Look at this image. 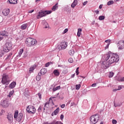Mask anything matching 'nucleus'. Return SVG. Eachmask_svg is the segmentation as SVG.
Instances as JSON below:
<instances>
[{
  "instance_id": "2eb2a0df",
  "label": "nucleus",
  "mask_w": 124,
  "mask_h": 124,
  "mask_svg": "<svg viewBox=\"0 0 124 124\" xmlns=\"http://www.w3.org/2000/svg\"><path fill=\"white\" fill-rule=\"evenodd\" d=\"M28 26H30V23L24 24L22 25H21V30H26V29H27V28H28Z\"/></svg>"
},
{
  "instance_id": "09e8293b",
  "label": "nucleus",
  "mask_w": 124,
  "mask_h": 124,
  "mask_svg": "<svg viewBox=\"0 0 124 124\" xmlns=\"http://www.w3.org/2000/svg\"><path fill=\"white\" fill-rule=\"evenodd\" d=\"M41 110H42V108L41 107H39V108L38 109V112H41Z\"/></svg>"
},
{
  "instance_id": "3c124183",
  "label": "nucleus",
  "mask_w": 124,
  "mask_h": 124,
  "mask_svg": "<svg viewBox=\"0 0 124 124\" xmlns=\"http://www.w3.org/2000/svg\"><path fill=\"white\" fill-rule=\"evenodd\" d=\"M67 31H68V29H65L64 30L63 33H66V32H67Z\"/></svg>"
},
{
  "instance_id": "e433bc0d",
  "label": "nucleus",
  "mask_w": 124,
  "mask_h": 124,
  "mask_svg": "<svg viewBox=\"0 0 124 124\" xmlns=\"http://www.w3.org/2000/svg\"><path fill=\"white\" fill-rule=\"evenodd\" d=\"M114 105L115 107H120L121 106V105L118 103H114Z\"/></svg>"
},
{
  "instance_id": "39448f33",
  "label": "nucleus",
  "mask_w": 124,
  "mask_h": 124,
  "mask_svg": "<svg viewBox=\"0 0 124 124\" xmlns=\"http://www.w3.org/2000/svg\"><path fill=\"white\" fill-rule=\"evenodd\" d=\"M19 111L18 110H16L14 113V118L17 122H21L22 120H23V113H19Z\"/></svg>"
},
{
  "instance_id": "f257e3e1",
  "label": "nucleus",
  "mask_w": 124,
  "mask_h": 124,
  "mask_svg": "<svg viewBox=\"0 0 124 124\" xmlns=\"http://www.w3.org/2000/svg\"><path fill=\"white\" fill-rule=\"evenodd\" d=\"M102 60L104 61L102 62V64L107 68L112 63L119 62V55L115 53L108 52L102 56Z\"/></svg>"
},
{
  "instance_id": "58836bf2",
  "label": "nucleus",
  "mask_w": 124,
  "mask_h": 124,
  "mask_svg": "<svg viewBox=\"0 0 124 124\" xmlns=\"http://www.w3.org/2000/svg\"><path fill=\"white\" fill-rule=\"evenodd\" d=\"M68 62H70V63H72V62H73V59L72 58H69L68 60Z\"/></svg>"
},
{
  "instance_id": "37998d69",
  "label": "nucleus",
  "mask_w": 124,
  "mask_h": 124,
  "mask_svg": "<svg viewBox=\"0 0 124 124\" xmlns=\"http://www.w3.org/2000/svg\"><path fill=\"white\" fill-rule=\"evenodd\" d=\"M4 112V110L2 109L1 110V112H0V116H2L3 115V112Z\"/></svg>"
},
{
  "instance_id": "f03ea898",
  "label": "nucleus",
  "mask_w": 124,
  "mask_h": 124,
  "mask_svg": "<svg viewBox=\"0 0 124 124\" xmlns=\"http://www.w3.org/2000/svg\"><path fill=\"white\" fill-rule=\"evenodd\" d=\"M36 43V40L32 38H28L26 39L25 41V44L28 47H31V46H34Z\"/></svg>"
},
{
  "instance_id": "b1692460",
  "label": "nucleus",
  "mask_w": 124,
  "mask_h": 124,
  "mask_svg": "<svg viewBox=\"0 0 124 124\" xmlns=\"http://www.w3.org/2000/svg\"><path fill=\"white\" fill-rule=\"evenodd\" d=\"M123 88L122 87V85H119L118 87V89H115L113 90V92H117V91H121Z\"/></svg>"
},
{
  "instance_id": "2f4dec72",
  "label": "nucleus",
  "mask_w": 124,
  "mask_h": 124,
  "mask_svg": "<svg viewBox=\"0 0 124 124\" xmlns=\"http://www.w3.org/2000/svg\"><path fill=\"white\" fill-rule=\"evenodd\" d=\"M14 93V91H12L9 93V95H8V96H9V97H11V96H12V95H13V94Z\"/></svg>"
},
{
  "instance_id": "e2e57ef3",
  "label": "nucleus",
  "mask_w": 124,
  "mask_h": 124,
  "mask_svg": "<svg viewBox=\"0 0 124 124\" xmlns=\"http://www.w3.org/2000/svg\"><path fill=\"white\" fill-rule=\"evenodd\" d=\"M99 8H100V9H101V8H102V5H100L99 6Z\"/></svg>"
},
{
  "instance_id": "aec40b11",
  "label": "nucleus",
  "mask_w": 124,
  "mask_h": 124,
  "mask_svg": "<svg viewBox=\"0 0 124 124\" xmlns=\"http://www.w3.org/2000/svg\"><path fill=\"white\" fill-rule=\"evenodd\" d=\"M53 73L55 76H60V72L58 71V70H54L53 71Z\"/></svg>"
},
{
  "instance_id": "a211bd4d",
  "label": "nucleus",
  "mask_w": 124,
  "mask_h": 124,
  "mask_svg": "<svg viewBox=\"0 0 124 124\" xmlns=\"http://www.w3.org/2000/svg\"><path fill=\"white\" fill-rule=\"evenodd\" d=\"M24 52V48H21L19 50L18 52V55H17V57L18 58H20L21 56H22V54Z\"/></svg>"
},
{
  "instance_id": "4c0bfd02",
  "label": "nucleus",
  "mask_w": 124,
  "mask_h": 124,
  "mask_svg": "<svg viewBox=\"0 0 124 124\" xmlns=\"http://www.w3.org/2000/svg\"><path fill=\"white\" fill-rule=\"evenodd\" d=\"M67 72H68V70H67V69H66L62 71L63 74H66Z\"/></svg>"
},
{
  "instance_id": "0e129e2a",
  "label": "nucleus",
  "mask_w": 124,
  "mask_h": 124,
  "mask_svg": "<svg viewBox=\"0 0 124 124\" xmlns=\"http://www.w3.org/2000/svg\"><path fill=\"white\" fill-rule=\"evenodd\" d=\"M12 55V54H9L8 56V58H9V57H11V56Z\"/></svg>"
},
{
  "instance_id": "a18cd8bd",
  "label": "nucleus",
  "mask_w": 124,
  "mask_h": 124,
  "mask_svg": "<svg viewBox=\"0 0 124 124\" xmlns=\"http://www.w3.org/2000/svg\"><path fill=\"white\" fill-rule=\"evenodd\" d=\"M120 81L124 82V77H120Z\"/></svg>"
},
{
  "instance_id": "774afa93",
  "label": "nucleus",
  "mask_w": 124,
  "mask_h": 124,
  "mask_svg": "<svg viewBox=\"0 0 124 124\" xmlns=\"http://www.w3.org/2000/svg\"><path fill=\"white\" fill-rule=\"evenodd\" d=\"M46 124H52L51 123H48V122H46Z\"/></svg>"
},
{
  "instance_id": "052dcab7",
  "label": "nucleus",
  "mask_w": 124,
  "mask_h": 124,
  "mask_svg": "<svg viewBox=\"0 0 124 124\" xmlns=\"http://www.w3.org/2000/svg\"><path fill=\"white\" fill-rule=\"evenodd\" d=\"M75 76V74H74L73 75H71V78H74Z\"/></svg>"
},
{
  "instance_id": "4be33fe9",
  "label": "nucleus",
  "mask_w": 124,
  "mask_h": 124,
  "mask_svg": "<svg viewBox=\"0 0 124 124\" xmlns=\"http://www.w3.org/2000/svg\"><path fill=\"white\" fill-rule=\"evenodd\" d=\"M59 4L58 3H57L54 6H53L52 8V11H55L56 9H58V5Z\"/></svg>"
},
{
  "instance_id": "8fccbe9b",
  "label": "nucleus",
  "mask_w": 124,
  "mask_h": 124,
  "mask_svg": "<svg viewBox=\"0 0 124 124\" xmlns=\"http://www.w3.org/2000/svg\"><path fill=\"white\" fill-rule=\"evenodd\" d=\"M38 95L39 98H40V99H41V98H42L41 93H38Z\"/></svg>"
},
{
  "instance_id": "393cba45",
  "label": "nucleus",
  "mask_w": 124,
  "mask_h": 124,
  "mask_svg": "<svg viewBox=\"0 0 124 124\" xmlns=\"http://www.w3.org/2000/svg\"><path fill=\"white\" fill-rule=\"evenodd\" d=\"M41 75H40V73H38V75L36 77V79L37 81H40V79H41Z\"/></svg>"
},
{
  "instance_id": "bb28decb",
  "label": "nucleus",
  "mask_w": 124,
  "mask_h": 124,
  "mask_svg": "<svg viewBox=\"0 0 124 124\" xmlns=\"http://www.w3.org/2000/svg\"><path fill=\"white\" fill-rule=\"evenodd\" d=\"M60 112V108H58L55 110L54 111L53 113L55 115H57L58 113Z\"/></svg>"
},
{
  "instance_id": "7c9ffc66",
  "label": "nucleus",
  "mask_w": 124,
  "mask_h": 124,
  "mask_svg": "<svg viewBox=\"0 0 124 124\" xmlns=\"http://www.w3.org/2000/svg\"><path fill=\"white\" fill-rule=\"evenodd\" d=\"M113 76H114V73H113V72H110L108 75L109 78H112Z\"/></svg>"
},
{
  "instance_id": "603ef678",
  "label": "nucleus",
  "mask_w": 124,
  "mask_h": 124,
  "mask_svg": "<svg viewBox=\"0 0 124 124\" xmlns=\"http://www.w3.org/2000/svg\"><path fill=\"white\" fill-rule=\"evenodd\" d=\"M45 65H46V67H48V66L50 65V62L46 63Z\"/></svg>"
},
{
  "instance_id": "a19ab883",
  "label": "nucleus",
  "mask_w": 124,
  "mask_h": 124,
  "mask_svg": "<svg viewBox=\"0 0 124 124\" xmlns=\"http://www.w3.org/2000/svg\"><path fill=\"white\" fill-rule=\"evenodd\" d=\"M58 123H59V121L56 122V121H54L52 122H51V124H58Z\"/></svg>"
},
{
  "instance_id": "cd10ccee",
  "label": "nucleus",
  "mask_w": 124,
  "mask_h": 124,
  "mask_svg": "<svg viewBox=\"0 0 124 124\" xmlns=\"http://www.w3.org/2000/svg\"><path fill=\"white\" fill-rule=\"evenodd\" d=\"M69 54L70 56H73L74 55V50L71 49L69 51Z\"/></svg>"
},
{
  "instance_id": "9d476101",
  "label": "nucleus",
  "mask_w": 124,
  "mask_h": 124,
  "mask_svg": "<svg viewBox=\"0 0 124 124\" xmlns=\"http://www.w3.org/2000/svg\"><path fill=\"white\" fill-rule=\"evenodd\" d=\"M5 36H8V32L5 31L0 32V41L2 40Z\"/></svg>"
},
{
  "instance_id": "5fc2aeb1",
  "label": "nucleus",
  "mask_w": 124,
  "mask_h": 124,
  "mask_svg": "<svg viewBox=\"0 0 124 124\" xmlns=\"http://www.w3.org/2000/svg\"><path fill=\"white\" fill-rule=\"evenodd\" d=\"M61 108H64L65 107V104H62L61 106Z\"/></svg>"
},
{
  "instance_id": "6ab92c4d",
  "label": "nucleus",
  "mask_w": 124,
  "mask_h": 124,
  "mask_svg": "<svg viewBox=\"0 0 124 124\" xmlns=\"http://www.w3.org/2000/svg\"><path fill=\"white\" fill-rule=\"evenodd\" d=\"M78 3V1L77 0H74V2L71 4V7L72 8H74L76 5H77V4Z\"/></svg>"
},
{
  "instance_id": "79ce46f5",
  "label": "nucleus",
  "mask_w": 124,
  "mask_h": 124,
  "mask_svg": "<svg viewBox=\"0 0 124 124\" xmlns=\"http://www.w3.org/2000/svg\"><path fill=\"white\" fill-rule=\"evenodd\" d=\"M109 45H110V43H108L107 44L106 46L105 47V50H106V49H108L109 48Z\"/></svg>"
},
{
  "instance_id": "49530a36",
  "label": "nucleus",
  "mask_w": 124,
  "mask_h": 124,
  "mask_svg": "<svg viewBox=\"0 0 124 124\" xmlns=\"http://www.w3.org/2000/svg\"><path fill=\"white\" fill-rule=\"evenodd\" d=\"M116 80L117 81H121V77H119L118 78H116Z\"/></svg>"
},
{
  "instance_id": "1a4fd4ad",
  "label": "nucleus",
  "mask_w": 124,
  "mask_h": 124,
  "mask_svg": "<svg viewBox=\"0 0 124 124\" xmlns=\"http://www.w3.org/2000/svg\"><path fill=\"white\" fill-rule=\"evenodd\" d=\"M66 47H67V43L65 42H61L60 45L58 46V48L60 50L66 49Z\"/></svg>"
},
{
  "instance_id": "de8ad7c7",
  "label": "nucleus",
  "mask_w": 124,
  "mask_h": 124,
  "mask_svg": "<svg viewBox=\"0 0 124 124\" xmlns=\"http://www.w3.org/2000/svg\"><path fill=\"white\" fill-rule=\"evenodd\" d=\"M112 124H117V121L116 120H112Z\"/></svg>"
},
{
  "instance_id": "20e7f679",
  "label": "nucleus",
  "mask_w": 124,
  "mask_h": 124,
  "mask_svg": "<svg viewBox=\"0 0 124 124\" xmlns=\"http://www.w3.org/2000/svg\"><path fill=\"white\" fill-rule=\"evenodd\" d=\"M12 43L11 41L6 42L3 46L4 52H9L12 49Z\"/></svg>"
},
{
  "instance_id": "72a5a7b5",
  "label": "nucleus",
  "mask_w": 124,
  "mask_h": 124,
  "mask_svg": "<svg viewBox=\"0 0 124 124\" xmlns=\"http://www.w3.org/2000/svg\"><path fill=\"white\" fill-rule=\"evenodd\" d=\"M80 88H81V85L80 84L76 85V89L77 90H80Z\"/></svg>"
},
{
  "instance_id": "ddd939ff",
  "label": "nucleus",
  "mask_w": 124,
  "mask_h": 124,
  "mask_svg": "<svg viewBox=\"0 0 124 124\" xmlns=\"http://www.w3.org/2000/svg\"><path fill=\"white\" fill-rule=\"evenodd\" d=\"M2 105L5 108H7L8 106H9V104H8V101L4 100L2 102Z\"/></svg>"
},
{
  "instance_id": "ea45409f",
  "label": "nucleus",
  "mask_w": 124,
  "mask_h": 124,
  "mask_svg": "<svg viewBox=\"0 0 124 124\" xmlns=\"http://www.w3.org/2000/svg\"><path fill=\"white\" fill-rule=\"evenodd\" d=\"M49 101H51V105H55V104L54 103V102H53V101L52 100V98H50Z\"/></svg>"
},
{
  "instance_id": "423d86ee",
  "label": "nucleus",
  "mask_w": 124,
  "mask_h": 124,
  "mask_svg": "<svg viewBox=\"0 0 124 124\" xmlns=\"http://www.w3.org/2000/svg\"><path fill=\"white\" fill-rule=\"evenodd\" d=\"M51 13H52V11H45L40 12H39V14L37 16V19L42 18V17H44V16H46V15L48 14H51Z\"/></svg>"
},
{
  "instance_id": "338daca9",
  "label": "nucleus",
  "mask_w": 124,
  "mask_h": 124,
  "mask_svg": "<svg viewBox=\"0 0 124 124\" xmlns=\"http://www.w3.org/2000/svg\"><path fill=\"white\" fill-rule=\"evenodd\" d=\"M100 124H104V123L103 122H101Z\"/></svg>"
},
{
  "instance_id": "412c9836",
  "label": "nucleus",
  "mask_w": 124,
  "mask_h": 124,
  "mask_svg": "<svg viewBox=\"0 0 124 124\" xmlns=\"http://www.w3.org/2000/svg\"><path fill=\"white\" fill-rule=\"evenodd\" d=\"M18 0H8L9 2L11 4H16Z\"/></svg>"
},
{
  "instance_id": "473e14b6",
  "label": "nucleus",
  "mask_w": 124,
  "mask_h": 124,
  "mask_svg": "<svg viewBox=\"0 0 124 124\" xmlns=\"http://www.w3.org/2000/svg\"><path fill=\"white\" fill-rule=\"evenodd\" d=\"M50 104V102H47L45 104L44 108H48L49 107V104Z\"/></svg>"
},
{
  "instance_id": "6e6552de",
  "label": "nucleus",
  "mask_w": 124,
  "mask_h": 124,
  "mask_svg": "<svg viewBox=\"0 0 124 124\" xmlns=\"http://www.w3.org/2000/svg\"><path fill=\"white\" fill-rule=\"evenodd\" d=\"M98 115L97 114L94 115L90 117V122L93 124H95L97 123V121H98Z\"/></svg>"
},
{
  "instance_id": "69168bd1",
  "label": "nucleus",
  "mask_w": 124,
  "mask_h": 124,
  "mask_svg": "<svg viewBox=\"0 0 124 124\" xmlns=\"http://www.w3.org/2000/svg\"><path fill=\"white\" fill-rule=\"evenodd\" d=\"M77 75H79V72H76Z\"/></svg>"
},
{
  "instance_id": "6e6d98bb",
  "label": "nucleus",
  "mask_w": 124,
  "mask_h": 124,
  "mask_svg": "<svg viewBox=\"0 0 124 124\" xmlns=\"http://www.w3.org/2000/svg\"><path fill=\"white\" fill-rule=\"evenodd\" d=\"M88 3V1H84L83 3V5H86Z\"/></svg>"
},
{
  "instance_id": "7ed1b4c3",
  "label": "nucleus",
  "mask_w": 124,
  "mask_h": 124,
  "mask_svg": "<svg viewBox=\"0 0 124 124\" xmlns=\"http://www.w3.org/2000/svg\"><path fill=\"white\" fill-rule=\"evenodd\" d=\"M10 81L11 80H10V78H9V77H8V75L3 74L1 80L2 84H3V85H5V86H8L10 83Z\"/></svg>"
},
{
  "instance_id": "c03bdc74",
  "label": "nucleus",
  "mask_w": 124,
  "mask_h": 124,
  "mask_svg": "<svg viewBox=\"0 0 124 124\" xmlns=\"http://www.w3.org/2000/svg\"><path fill=\"white\" fill-rule=\"evenodd\" d=\"M63 118H64L63 114H61L60 116V119L61 121H62V120H63Z\"/></svg>"
},
{
  "instance_id": "c756f323",
  "label": "nucleus",
  "mask_w": 124,
  "mask_h": 124,
  "mask_svg": "<svg viewBox=\"0 0 124 124\" xmlns=\"http://www.w3.org/2000/svg\"><path fill=\"white\" fill-rule=\"evenodd\" d=\"M35 66H31L29 70L30 72H32L33 71V70L35 69Z\"/></svg>"
},
{
  "instance_id": "f3484780",
  "label": "nucleus",
  "mask_w": 124,
  "mask_h": 124,
  "mask_svg": "<svg viewBox=\"0 0 124 124\" xmlns=\"http://www.w3.org/2000/svg\"><path fill=\"white\" fill-rule=\"evenodd\" d=\"M15 86H16V82H13L9 85V88L10 89H14V88H15Z\"/></svg>"
},
{
  "instance_id": "864d4df0",
  "label": "nucleus",
  "mask_w": 124,
  "mask_h": 124,
  "mask_svg": "<svg viewBox=\"0 0 124 124\" xmlns=\"http://www.w3.org/2000/svg\"><path fill=\"white\" fill-rule=\"evenodd\" d=\"M105 42L106 43H110V42H111V40H107L105 41Z\"/></svg>"
},
{
  "instance_id": "dca6fc26",
  "label": "nucleus",
  "mask_w": 124,
  "mask_h": 124,
  "mask_svg": "<svg viewBox=\"0 0 124 124\" xmlns=\"http://www.w3.org/2000/svg\"><path fill=\"white\" fill-rule=\"evenodd\" d=\"M47 73V69L46 68H43L40 71V75H44Z\"/></svg>"
},
{
  "instance_id": "f704fd0d",
  "label": "nucleus",
  "mask_w": 124,
  "mask_h": 124,
  "mask_svg": "<svg viewBox=\"0 0 124 124\" xmlns=\"http://www.w3.org/2000/svg\"><path fill=\"white\" fill-rule=\"evenodd\" d=\"M113 3H114V1L110 0L108 2L107 4H108V5H111L113 4Z\"/></svg>"
},
{
  "instance_id": "c9c22d12",
  "label": "nucleus",
  "mask_w": 124,
  "mask_h": 124,
  "mask_svg": "<svg viewBox=\"0 0 124 124\" xmlns=\"http://www.w3.org/2000/svg\"><path fill=\"white\" fill-rule=\"evenodd\" d=\"M104 19H105V16H100L99 17V20H100V21L102 20H104Z\"/></svg>"
},
{
  "instance_id": "13d9d810",
  "label": "nucleus",
  "mask_w": 124,
  "mask_h": 124,
  "mask_svg": "<svg viewBox=\"0 0 124 124\" xmlns=\"http://www.w3.org/2000/svg\"><path fill=\"white\" fill-rule=\"evenodd\" d=\"M34 12V10H32L31 11H30L28 13H32V12Z\"/></svg>"
},
{
  "instance_id": "5701e85b",
  "label": "nucleus",
  "mask_w": 124,
  "mask_h": 124,
  "mask_svg": "<svg viewBox=\"0 0 124 124\" xmlns=\"http://www.w3.org/2000/svg\"><path fill=\"white\" fill-rule=\"evenodd\" d=\"M81 31H82V29L79 28L78 29V33H77V35H78V37H80V36L81 35Z\"/></svg>"
},
{
  "instance_id": "9b49d317",
  "label": "nucleus",
  "mask_w": 124,
  "mask_h": 124,
  "mask_svg": "<svg viewBox=\"0 0 124 124\" xmlns=\"http://www.w3.org/2000/svg\"><path fill=\"white\" fill-rule=\"evenodd\" d=\"M117 45L119 46V50H123L124 49V41L120 40L117 43Z\"/></svg>"
},
{
  "instance_id": "4d7b16f0",
  "label": "nucleus",
  "mask_w": 124,
  "mask_h": 124,
  "mask_svg": "<svg viewBox=\"0 0 124 124\" xmlns=\"http://www.w3.org/2000/svg\"><path fill=\"white\" fill-rule=\"evenodd\" d=\"M96 83H93L92 85V87H96Z\"/></svg>"
},
{
  "instance_id": "680f3d73",
  "label": "nucleus",
  "mask_w": 124,
  "mask_h": 124,
  "mask_svg": "<svg viewBox=\"0 0 124 124\" xmlns=\"http://www.w3.org/2000/svg\"><path fill=\"white\" fill-rule=\"evenodd\" d=\"M76 72H79V67H78L76 69Z\"/></svg>"
},
{
  "instance_id": "c85d7f7f",
  "label": "nucleus",
  "mask_w": 124,
  "mask_h": 124,
  "mask_svg": "<svg viewBox=\"0 0 124 124\" xmlns=\"http://www.w3.org/2000/svg\"><path fill=\"white\" fill-rule=\"evenodd\" d=\"M43 26L45 29H47V28H49V24H48L46 22H44Z\"/></svg>"
},
{
  "instance_id": "f8f14e48",
  "label": "nucleus",
  "mask_w": 124,
  "mask_h": 124,
  "mask_svg": "<svg viewBox=\"0 0 124 124\" xmlns=\"http://www.w3.org/2000/svg\"><path fill=\"white\" fill-rule=\"evenodd\" d=\"M7 119H8L10 124L12 123L13 122V115L12 114H8Z\"/></svg>"
},
{
  "instance_id": "4468645a",
  "label": "nucleus",
  "mask_w": 124,
  "mask_h": 124,
  "mask_svg": "<svg viewBox=\"0 0 124 124\" xmlns=\"http://www.w3.org/2000/svg\"><path fill=\"white\" fill-rule=\"evenodd\" d=\"M10 12V11L9 10V9H5L2 11L3 15H4V16H7V15L9 14Z\"/></svg>"
},
{
  "instance_id": "0eeeda50",
  "label": "nucleus",
  "mask_w": 124,
  "mask_h": 124,
  "mask_svg": "<svg viewBox=\"0 0 124 124\" xmlns=\"http://www.w3.org/2000/svg\"><path fill=\"white\" fill-rule=\"evenodd\" d=\"M26 110L30 114H35L36 109L33 106H28L26 108Z\"/></svg>"
},
{
  "instance_id": "bf43d9fd",
  "label": "nucleus",
  "mask_w": 124,
  "mask_h": 124,
  "mask_svg": "<svg viewBox=\"0 0 124 124\" xmlns=\"http://www.w3.org/2000/svg\"><path fill=\"white\" fill-rule=\"evenodd\" d=\"M95 12V13H96V14H99V11H98V10H96Z\"/></svg>"
},
{
  "instance_id": "a878e982",
  "label": "nucleus",
  "mask_w": 124,
  "mask_h": 124,
  "mask_svg": "<svg viewBox=\"0 0 124 124\" xmlns=\"http://www.w3.org/2000/svg\"><path fill=\"white\" fill-rule=\"evenodd\" d=\"M61 89V86H59L56 87H54L52 89L53 92H56V91H58V90H60Z\"/></svg>"
}]
</instances>
